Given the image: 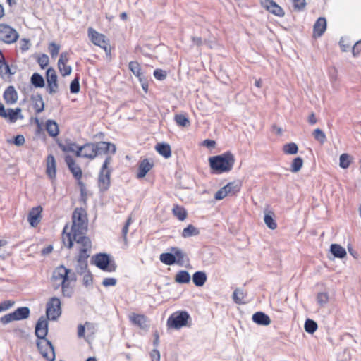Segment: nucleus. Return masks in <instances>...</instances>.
<instances>
[{
    "label": "nucleus",
    "mask_w": 361,
    "mask_h": 361,
    "mask_svg": "<svg viewBox=\"0 0 361 361\" xmlns=\"http://www.w3.org/2000/svg\"><path fill=\"white\" fill-rule=\"evenodd\" d=\"M82 210L76 208L72 215L71 233H66L68 225H66L62 234V240L65 246L71 249L73 246V241L78 244L89 245L90 239L85 235L87 225L86 219L82 216Z\"/></svg>",
    "instance_id": "nucleus-1"
},
{
    "label": "nucleus",
    "mask_w": 361,
    "mask_h": 361,
    "mask_svg": "<svg viewBox=\"0 0 361 361\" xmlns=\"http://www.w3.org/2000/svg\"><path fill=\"white\" fill-rule=\"evenodd\" d=\"M115 145L107 142H87L80 147L77 151V157L90 159H94L100 154L116 152Z\"/></svg>",
    "instance_id": "nucleus-2"
},
{
    "label": "nucleus",
    "mask_w": 361,
    "mask_h": 361,
    "mask_svg": "<svg viewBox=\"0 0 361 361\" xmlns=\"http://www.w3.org/2000/svg\"><path fill=\"white\" fill-rule=\"evenodd\" d=\"M235 157L231 152H226L220 155L209 158L211 169L214 173H223L232 170L235 164Z\"/></svg>",
    "instance_id": "nucleus-3"
},
{
    "label": "nucleus",
    "mask_w": 361,
    "mask_h": 361,
    "mask_svg": "<svg viewBox=\"0 0 361 361\" xmlns=\"http://www.w3.org/2000/svg\"><path fill=\"white\" fill-rule=\"evenodd\" d=\"M82 247L79 250V253L76 258V265L75 267V269L76 273L82 275L87 271H90L88 269V263L87 259L90 257V252L92 247L91 242L89 243V245L86 246V244H80Z\"/></svg>",
    "instance_id": "nucleus-4"
},
{
    "label": "nucleus",
    "mask_w": 361,
    "mask_h": 361,
    "mask_svg": "<svg viewBox=\"0 0 361 361\" xmlns=\"http://www.w3.org/2000/svg\"><path fill=\"white\" fill-rule=\"evenodd\" d=\"M111 161V157L107 156L102 166L98 179V185L101 191H106L109 188L111 170L109 169V166Z\"/></svg>",
    "instance_id": "nucleus-5"
},
{
    "label": "nucleus",
    "mask_w": 361,
    "mask_h": 361,
    "mask_svg": "<svg viewBox=\"0 0 361 361\" xmlns=\"http://www.w3.org/2000/svg\"><path fill=\"white\" fill-rule=\"evenodd\" d=\"M190 319L189 314L185 311H178L173 313L167 320L169 328L178 329L187 326L188 319Z\"/></svg>",
    "instance_id": "nucleus-6"
},
{
    "label": "nucleus",
    "mask_w": 361,
    "mask_h": 361,
    "mask_svg": "<svg viewBox=\"0 0 361 361\" xmlns=\"http://www.w3.org/2000/svg\"><path fill=\"white\" fill-rule=\"evenodd\" d=\"M61 302L56 297L51 298L46 305V316L49 320L55 321L61 314Z\"/></svg>",
    "instance_id": "nucleus-7"
},
{
    "label": "nucleus",
    "mask_w": 361,
    "mask_h": 361,
    "mask_svg": "<svg viewBox=\"0 0 361 361\" xmlns=\"http://www.w3.org/2000/svg\"><path fill=\"white\" fill-rule=\"evenodd\" d=\"M92 259H94L95 265L103 271L112 272L116 269V265L115 263L110 262L109 257L106 254H97L92 257Z\"/></svg>",
    "instance_id": "nucleus-8"
},
{
    "label": "nucleus",
    "mask_w": 361,
    "mask_h": 361,
    "mask_svg": "<svg viewBox=\"0 0 361 361\" xmlns=\"http://www.w3.org/2000/svg\"><path fill=\"white\" fill-rule=\"evenodd\" d=\"M37 347L42 355L48 361H54L55 352L51 342L47 339L37 341Z\"/></svg>",
    "instance_id": "nucleus-9"
},
{
    "label": "nucleus",
    "mask_w": 361,
    "mask_h": 361,
    "mask_svg": "<svg viewBox=\"0 0 361 361\" xmlns=\"http://www.w3.org/2000/svg\"><path fill=\"white\" fill-rule=\"evenodd\" d=\"M17 31L6 24H0V40L6 44H12L18 39Z\"/></svg>",
    "instance_id": "nucleus-10"
},
{
    "label": "nucleus",
    "mask_w": 361,
    "mask_h": 361,
    "mask_svg": "<svg viewBox=\"0 0 361 361\" xmlns=\"http://www.w3.org/2000/svg\"><path fill=\"white\" fill-rule=\"evenodd\" d=\"M57 75L55 70L50 67L47 70L46 79H47V91L50 94H54L58 92L59 84L57 80Z\"/></svg>",
    "instance_id": "nucleus-11"
},
{
    "label": "nucleus",
    "mask_w": 361,
    "mask_h": 361,
    "mask_svg": "<svg viewBox=\"0 0 361 361\" xmlns=\"http://www.w3.org/2000/svg\"><path fill=\"white\" fill-rule=\"evenodd\" d=\"M88 37L94 44L100 47L106 51H107L108 43L106 41L105 35L97 32L92 27H89Z\"/></svg>",
    "instance_id": "nucleus-12"
},
{
    "label": "nucleus",
    "mask_w": 361,
    "mask_h": 361,
    "mask_svg": "<svg viewBox=\"0 0 361 361\" xmlns=\"http://www.w3.org/2000/svg\"><path fill=\"white\" fill-rule=\"evenodd\" d=\"M48 333V319L42 316L39 318L36 326L35 334L38 341L46 339Z\"/></svg>",
    "instance_id": "nucleus-13"
},
{
    "label": "nucleus",
    "mask_w": 361,
    "mask_h": 361,
    "mask_svg": "<svg viewBox=\"0 0 361 361\" xmlns=\"http://www.w3.org/2000/svg\"><path fill=\"white\" fill-rule=\"evenodd\" d=\"M65 161L73 176L76 180H80L82 178V172L80 167L76 164L73 158L69 155L66 156Z\"/></svg>",
    "instance_id": "nucleus-14"
},
{
    "label": "nucleus",
    "mask_w": 361,
    "mask_h": 361,
    "mask_svg": "<svg viewBox=\"0 0 361 361\" xmlns=\"http://www.w3.org/2000/svg\"><path fill=\"white\" fill-rule=\"evenodd\" d=\"M129 319L132 324L142 329H147L149 328L147 318L144 314L133 313L129 316Z\"/></svg>",
    "instance_id": "nucleus-15"
},
{
    "label": "nucleus",
    "mask_w": 361,
    "mask_h": 361,
    "mask_svg": "<svg viewBox=\"0 0 361 361\" xmlns=\"http://www.w3.org/2000/svg\"><path fill=\"white\" fill-rule=\"evenodd\" d=\"M42 207L37 206L33 207L28 214L27 220L32 227L37 226L40 222Z\"/></svg>",
    "instance_id": "nucleus-16"
},
{
    "label": "nucleus",
    "mask_w": 361,
    "mask_h": 361,
    "mask_svg": "<svg viewBox=\"0 0 361 361\" xmlns=\"http://www.w3.org/2000/svg\"><path fill=\"white\" fill-rule=\"evenodd\" d=\"M326 29V20L325 18L320 17L315 22L313 26V37H320Z\"/></svg>",
    "instance_id": "nucleus-17"
},
{
    "label": "nucleus",
    "mask_w": 361,
    "mask_h": 361,
    "mask_svg": "<svg viewBox=\"0 0 361 361\" xmlns=\"http://www.w3.org/2000/svg\"><path fill=\"white\" fill-rule=\"evenodd\" d=\"M264 6L273 14L282 17L285 13L281 7L277 5L273 0H264L262 2Z\"/></svg>",
    "instance_id": "nucleus-18"
},
{
    "label": "nucleus",
    "mask_w": 361,
    "mask_h": 361,
    "mask_svg": "<svg viewBox=\"0 0 361 361\" xmlns=\"http://www.w3.org/2000/svg\"><path fill=\"white\" fill-rule=\"evenodd\" d=\"M4 99L6 104H13L18 100V93L13 86L8 87L4 93Z\"/></svg>",
    "instance_id": "nucleus-19"
},
{
    "label": "nucleus",
    "mask_w": 361,
    "mask_h": 361,
    "mask_svg": "<svg viewBox=\"0 0 361 361\" xmlns=\"http://www.w3.org/2000/svg\"><path fill=\"white\" fill-rule=\"evenodd\" d=\"M153 164L149 162L147 159H145L140 161L138 166V173L137 177L138 178H144L146 174L152 169Z\"/></svg>",
    "instance_id": "nucleus-20"
},
{
    "label": "nucleus",
    "mask_w": 361,
    "mask_h": 361,
    "mask_svg": "<svg viewBox=\"0 0 361 361\" xmlns=\"http://www.w3.org/2000/svg\"><path fill=\"white\" fill-rule=\"evenodd\" d=\"M56 160L52 154L48 155L47 158V169L46 172L50 178H54L56 176Z\"/></svg>",
    "instance_id": "nucleus-21"
},
{
    "label": "nucleus",
    "mask_w": 361,
    "mask_h": 361,
    "mask_svg": "<svg viewBox=\"0 0 361 361\" xmlns=\"http://www.w3.org/2000/svg\"><path fill=\"white\" fill-rule=\"evenodd\" d=\"M252 320L259 325L267 326L271 323L269 317L262 312H257L252 315Z\"/></svg>",
    "instance_id": "nucleus-22"
},
{
    "label": "nucleus",
    "mask_w": 361,
    "mask_h": 361,
    "mask_svg": "<svg viewBox=\"0 0 361 361\" xmlns=\"http://www.w3.org/2000/svg\"><path fill=\"white\" fill-rule=\"evenodd\" d=\"M13 313L15 321L25 319L30 316V309L27 307H21L17 308Z\"/></svg>",
    "instance_id": "nucleus-23"
},
{
    "label": "nucleus",
    "mask_w": 361,
    "mask_h": 361,
    "mask_svg": "<svg viewBox=\"0 0 361 361\" xmlns=\"http://www.w3.org/2000/svg\"><path fill=\"white\" fill-rule=\"evenodd\" d=\"M155 149L159 154L166 159L171 157V149L167 143H158L155 146Z\"/></svg>",
    "instance_id": "nucleus-24"
},
{
    "label": "nucleus",
    "mask_w": 361,
    "mask_h": 361,
    "mask_svg": "<svg viewBox=\"0 0 361 361\" xmlns=\"http://www.w3.org/2000/svg\"><path fill=\"white\" fill-rule=\"evenodd\" d=\"M46 130L51 137H56L59 135V126L54 120H47L46 123Z\"/></svg>",
    "instance_id": "nucleus-25"
},
{
    "label": "nucleus",
    "mask_w": 361,
    "mask_h": 361,
    "mask_svg": "<svg viewBox=\"0 0 361 361\" xmlns=\"http://www.w3.org/2000/svg\"><path fill=\"white\" fill-rule=\"evenodd\" d=\"M330 251L335 257L341 259L344 258L347 254L345 248L338 244H332Z\"/></svg>",
    "instance_id": "nucleus-26"
},
{
    "label": "nucleus",
    "mask_w": 361,
    "mask_h": 361,
    "mask_svg": "<svg viewBox=\"0 0 361 361\" xmlns=\"http://www.w3.org/2000/svg\"><path fill=\"white\" fill-rule=\"evenodd\" d=\"M32 100L34 102V109L37 114H39L44 111V102L43 101L42 97L41 94H37L32 97Z\"/></svg>",
    "instance_id": "nucleus-27"
},
{
    "label": "nucleus",
    "mask_w": 361,
    "mask_h": 361,
    "mask_svg": "<svg viewBox=\"0 0 361 361\" xmlns=\"http://www.w3.org/2000/svg\"><path fill=\"white\" fill-rule=\"evenodd\" d=\"M192 281L195 286H202L207 281V275L204 271H196L192 276Z\"/></svg>",
    "instance_id": "nucleus-28"
},
{
    "label": "nucleus",
    "mask_w": 361,
    "mask_h": 361,
    "mask_svg": "<svg viewBox=\"0 0 361 361\" xmlns=\"http://www.w3.org/2000/svg\"><path fill=\"white\" fill-rule=\"evenodd\" d=\"M128 68L134 75L139 78L140 81L142 82L143 77L140 63L137 61H130L128 64Z\"/></svg>",
    "instance_id": "nucleus-29"
},
{
    "label": "nucleus",
    "mask_w": 361,
    "mask_h": 361,
    "mask_svg": "<svg viewBox=\"0 0 361 361\" xmlns=\"http://www.w3.org/2000/svg\"><path fill=\"white\" fill-rule=\"evenodd\" d=\"M160 261L166 265H172L176 263L175 255L172 252H166L160 255Z\"/></svg>",
    "instance_id": "nucleus-30"
},
{
    "label": "nucleus",
    "mask_w": 361,
    "mask_h": 361,
    "mask_svg": "<svg viewBox=\"0 0 361 361\" xmlns=\"http://www.w3.org/2000/svg\"><path fill=\"white\" fill-rule=\"evenodd\" d=\"M59 147L62 151L65 152H74L77 157V151L80 149V146L78 145L75 142H66L64 145L60 144Z\"/></svg>",
    "instance_id": "nucleus-31"
},
{
    "label": "nucleus",
    "mask_w": 361,
    "mask_h": 361,
    "mask_svg": "<svg viewBox=\"0 0 361 361\" xmlns=\"http://www.w3.org/2000/svg\"><path fill=\"white\" fill-rule=\"evenodd\" d=\"M274 213L272 212L269 211L268 212L265 213L264 217L265 224L271 230H274L277 227V224L274 219Z\"/></svg>",
    "instance_id": "nucleus-32"
},
{
    "label": "nucleus",
    "mask_w": 361,
    "mask_h": 361,
    "mask_svg": "<svg viewBox=\"0 0 361 361\" xmlns=\"http://www.w3.org/2000/svg\"><path fill=\"white\" fill-rule=\"evenodd\" d=\"M200 234V231L197 228L192 224H189L186 228L183 230L182 237L186 238L191 236H195Z\"/></svg>",
    "instance_id": "nucleus-33"
},
{
    "label": "nucleus",
    "mask_w": 361,
    "mask_h": 361,
    "mask_svg": "<svg viewBox=\"0 0 361 361\" xmlns=\"http://www.w3.org/2000/svg\"><path fill=\"white\" fill-rule=\"evenodd\" d=\"M190 281V276L187 271H178L175 276V281L178 283H188Z\"/></svg>",
    "instance_id": "nucleus-34"
},
{
    "label": "nucleus",
    "mask_w": 361,
    "mask_h": 361,
    "mask_svg": "<svg viewBox=\"0 0 361 361\" xmlns=\"http://www.w3.org/2000/svg\"><path fill=\"white\" fill-rule=\"evenodd\" d=\"M21 109L16 108V109H8L6 111V118H9L11 122H15L18 118H23L20 115Z\"/></svg>",
    "instance_id": "nucleus-35"
},
{
    "label": "nucleus",
    "mask_w": 361,
    "mask_h": 361,
    "mask_svg": "<svg viewBox=\"0 0 361 361\" xmlns=\"http://www.w3.org/2000/svg\"><path fill=\"white\" fill-rule=\"evenodd\" d=\"M241 184L239 182L233 181L230 182L224 188L226 190L228 195H235L240 189Z\"/></svg>",
    "instance_id": "nucleus-36"
},
{
    "label": "nucleus",
    "mask_w": 361,
    "mask_h": 361,
    "mask_svg": "<svg viewBox=\"0 0 361 361\" xmlns=\"http://www.w3.org/2000/svg\"><path fill=\"white\" fill-rule=\"evenodd\" d=\"M30 82L35 87H43L45 85L44 78L37 73L32 74L30 78Z\"/></svg>",
    "instance_id": "nucleus-37"
},
{
    "label": "nucleus",
    "mask_w": 361,
    "mask_h": 361,
    "mask_svg": "<svg viewBox=\"0 0 361 361\" xmlns=\"http://www.w3.org/2000/svg\"><path fill=\"white\" fill-rule=\"evenodd\" d=\"M353 161V157L347 154L343 153L340 156L339 158V166L342 169H348Z\"/></svg>",
    "instance_id": "nucleus-38"
},
{
    "label": "nucleus",
    "mask_w": 361,
    "mask_h": 361,
    "mask_svg": "<svg viewBox=\"0 0 361 361\" xmlns=\"http://www.w3.org/2000/svg\"><path fill=\"white\" fill-rule=\"evenodd\" d=\"M173 214L175 216H176L180 221H184L187 217V212L186 210L178 205L174 206L173 208Z\"/></svg>",
    "instance_id": "nucleus-39"
},
{
    "label": "nucleus",
    "mask_w": 361,
    "mask_h": 361,
    "mask_svg": "<svg viewBox=\"0 0 361 361\" xmlns=\"http://www.w3.org/2000/svg\"><path fill=\"white\" fill-rule=\"evenodd\" d=\"M70 283L71 282H69V281H67V282L61 281V282L62 294L63 296L67 297V298H71L73 295V292H74L73 287L70 285Z\"/></svg>",
    "instance_id": "nucleus-40"
},
{
    "label": "nucleus",
    "mask_w": 361,
    "mask_h": 361,
    "mask_svg": "<svg viewBox=\"0 0 361 361\" xmlns=\"http://www.w3.org/2000/svg\"><path fill=\"white\" fill-rule=\"evenodd\" d=\"M303 166V159L300 157H295L293 159L290 165V171L293 173L298 172Z\"/></svg>",
    "instance_id": "nucleus-41"
},
{
    "label": "nucleus",
    "mask_w": 361,
    "mask_h": 361,
    "mask_svg": "<svg viewBox=\"0 0 361 361\" xmlns=\"http://www.w3.org/2000/svg\"><path fill=\"white\" fill-rule=\"evenodd\" d=\"M174 120L179 126L186 127L190 126V121L185 114H176Z\"/></svg>",
    "instance_id": "nucleus-42"
},
{
    "label": "nucleus",
    "mask_w": 361,
    "mask_h": 361,
    "mask_svg": "<svg viewBox=\"0 0 361 361\" xmlns=\"http://www.w3.org/2000/svg\"><path fill=\"white\" fill-rule=\"evenodd\" d=\"M298 145L294 142L286 144L283 147V152L286 154H295L298 153Z\"/></svg>",
    "instance_id": "nucleus-43"
},
{
    "label": "nucleus",
    "mask_w": 361,
    "mask_h": 361,
    "mask_svg": "<svg viewBox=\"0 0 361 361\" xmlns=\"http://www.w3.org/2000/svg\"><path fill=\"white\" fill-rule=\"evenodd\" d=\"M305 330L309 334L314 333L317 329V324L315 321L307 319L305 322Z\"/></svg>",
    "instance_id": "nucleus-44"
},
{
    "label": "nucleus",
    "mask_w": 361,
    "mask_h": 361,
    "mask_svg": "<svg viewBox=\"0 0 361 361\" xmlns=\"http://www.w3.org/2000/svg\"><path fill=\"white\" fill-rule=\"evenodd\" d=\"M245 298V293L243 290L240 288H236L233 293V299L234 302L237 304H243L245 302L243 301Z\"/></svg>",
    "instance_id": "nucleus-45"
},
{
    "label": "nucleus",
    "mask_w": 361,
    "mask_h": 361,
    "mask_svg": "<svg viewBox=\"0 0 361 361\" xmlns=\"http://www.w3.org/2000/svg\"><path fill=\"white\" fill-rule=\"evenodd\" d=\"M171 250L176 257V263L182 264L183 262V258L185 257V255L180 249L178 247H171Z\"/></svg>",
    "instance_id": "nucleus-46"
},
{
    "label": "nucleus",
    "mask_w": 361,
    "mask_h": 361,
    "mask_svg": "<svg viewBox=\"0 0 361 361\" xmlns=\"http://www.w3.org/2000/svg\"><path fill=\"white\" fill-rule=\"evenodd\" d=\"M314 139L319 142L321 144H324L326 140L324 133L319 128H317L312 133Z\"/></svg>",
    "instance_id": "nucleus-47"
},
{
    "label": "nucleus",
    "mask_w": 361,
    "mask_h": 361,
    "mask_svg": "<svg viewBox=\"0 0 361 361\" xmlns=\"http://www.w3.org/2000/svg\"><path fill=\"white\" fill-rule=\"evenodd\" d=\"M317 300L318 304L323 307L328 302L329 295L326 293H319L317 295Z\"/></svg>",
    "instance_id": "nucleus-48"
},
{
    "label": "nucleus",
    "mask_w": 361,
    "mask_h": 361,
    "mask_svg": "<svg viewBox=\"0 0 361 361\" xmlns=\"http://www.w3.org/2000/svg\"><path fill=\"white\" fill-rule=\"evenodd\" d=\"M59 72L63 76L69 75L71 73L72 68L70 66H67L66 63L58 65Z\"/></svg>",
    "instance_id": "nucleus-49"
},
{
    "label": "nucleus",
    "mask_w": 361,
    "mask_h": 361,
    "mask_svg": "<svg viewBox=\"0 0 361 361\" xmlns=\"http://www.w3.org/2000/svg\"><path fill=\"white\" fill-rule=\"evenodd\" d=\"M48 49L51 57L55 58L59 54L60 46L54 42H51Z\"/></svg>",
    "instance_id": "nucleus-50"
},
{
    "label": "nucleus",
    "mask_w": 361,
    "mask_h": 361,
    "mask_svg": "<svg viewBox=\"0 0 361 361\" xmlns=\"http://www.w3.org/2000/svg\"><path fill=\"white\" fill-rule=\"evenodd\" d=\"M132 221H133L132 217L129 216L127 219V220H126V221L125 223V225L123 227V229H122V236H123V240L125 241V243L127 242V234H128V227L131 224Z\"/></svg>",
    "instance_id": "nucleus-51"
},
{
    "label": "nucleus",
    "mask_w": 361,
    "mask_h": 361,
    "mask_svg": "<svg viewBox=\"0 0 361 361\" xmlns=\"http://www.w3.org/2000/svg\"><path fill=\"white\" fill-rule=\"evenodd\" d=\"M83 274H84V276L82 279L83 285L86 287L91 286L93 283V278H92V275L91 272L90 271H88Z\"/></svg>",
    "instance_id": "nucleus-52"
},
{
    "label": "nucleus",
    "mask_w": 361,
    "mask_h": 361,
    "mask_svg": "<svg viewBox=\"0 0 361 361\" xmlns=\"http://www.w3.org/2000/svg\"><path fill=\"white\" fill-rule=\"evenodd\" d=\"M305 0H293V7L295 10L298 11H301L305 9Z\"/></svg>",
    "instance_id": "nucleus-53"
},
{
    "label": "nucleus",
    "mask_w": 361,
    "mask_h": 361,
    "mask_svg": "<svg viewBox=\"0 0 361 361\" xmlns=\"http://www.w3.org/2000/svg\"><path fill=\"white\" fill-rule=\"evenodd\" d=\"M49 57L47 54H43L39 56L37 62L42 68H44L49 64Z\"/></svg>",
    "instance_id": "nucleus-54"
},
{
    "label": "nucleus",
    "mask_w": 361,
    "mask_h": 361,
    "mask_svg": "<svg viewBox=\"0 0 361 361\" xmlns=\"http://www.w3.org/2000/svg\"><path fill=\"white\" fill-rule=\"evenodd\" d=\"M70 91L71 93H78L80 91V83L78 78H75L70 85Z\"/></svg>",
    "instance_id": "nucleus-55"
},
{
    "label": "nucleus",
    "mask_w": 361,
    "mask_h": 361,
    "mask_svg": "<svg viewBox=\"0 0 361 361\" xmlns=\"http://www.w3.org/2000/svg\"><path fill=\"white\" fill-rule=\"evenodd\" d=\"M166 72L162 69H156L154 71V76L159 80H164L166 78Z\"/></svg>",
    "instance_id": "nucleus-56"
},
{
    "label": "nucleus",
    "mask_w": 361,
    "mask_h": 361,
    "mask_svg": "<svg viewBox=\"0 0 361 361\" xmlns=\"http://www.w3.org/2000/svg\"><path fill=\"white\" fill-rule=\"evenodd\" d=\"M15 304L13 300H5L0 303V312L6 311L13 307Z\"/></svg>",
    "instance_id": "nucleus-57"
},
{
    "label": "nucleus",
    "mask_w": 361,
    "mask_h": 361,
    "mask_svg": "<svg viewBox=\"0 0 361 361\" xmlns=\"http://www.w3.org/2000/svg\"><path fill=\"white\" fill-rule=\"evenodd\" d=\"M0 321L3 324H7L12 321H15L13 316V313L11 312L6 315H4L0 318Z\"/></svg>",
    "instance_id": "nucleus-58"
},
{
    "label": "nucleus",
    "mask_w": 361,
    "mask_h": 361,
    "mask_svg": "<svg viewBox=\"0 0 361 361\" xmlns=\"http://www.w3.org/2000/svg\"><path fill=\"white\" fill-rule=\"evenodd\" d=\"M226 195H228L226 190H224V188H221L220 190H219L214 195V198L216 200H222L224 199Z\"/></svg>",
    "instance_id": "nucleus-59"
},
{
    "label": "nucleus",
    "mask_w": 361,
    "mask_h": 361,
    "mask_svg": "<svg viewBox=\"0 0 361 361\" xmlns=\"http://www.w3.org/2000/svg\"><path fill=\"white\" fill-rule=\"evenodd\" d=\"M117 280L115 278H105L102 281L104 286H114L116 284Z\"/></svg>",
    "instance_id": "nucleus-60"
},
{
    "label": "nucleus",
    "mask_w": 361,
    "mask_h": 361,
    "mask_svg": "<svg viewBox=\"0 0 361 361\" xmlns=\"http://www.w3.org/2000/svg\"><path fill=\"white\" fill-rule=\"evenodd\" d=\"M13 143L16 146H22L25 143V137L22 135H16L13 140Z\"/></svg>",
    "instance_id": "nucleus-61"
},
{
    "label": "nucleus",
    "mask_w": 361,
    "mask_h": 361,
    "mask_svg": "<svg viewBox=\"0 0 361 361\" xmlns=\"http://www.w3.org/2000/svg\"><path fill=\"white\" fill-rule=\"evenodd\" d=\"M59 270L63 272V276L61 279V281L67 282L68 281V274H69V269H66L64 266L61 265L59 266Z\"/></svg>",
    "instance_id": "nucleus-62"
},
{
    "label": "nucleus",
    "mask_w": 361,
    "mask_h": 361,
    "mask_svg": "<svg viewBox=\"0 0 361 361\" xmlns=\"http://www.w3.org/2000/svg\"><path fill=\"white\" fill-rule=\"evenodd\" d=\"M90 325V323L87 322H85V325L80 324L78 327V337L81 338L83 337L85 335V326L88 327Z\"/></svg>",
    "instance_id": "nucleus-63"
},
{
    "label": "nucleus",
    "mask_w": 361,
    "mask_h": 361,
    "mask_svg": "<svg viewBox=\"0 0 361 361\" xmlns=\"http://www.w3.org/2000/svg\"><path fill=\"white\" fill-rule=\"evenodd\" d=\"M68 61V53L66 51L62 52L61 54L60 58L58 61V65H60V64L63 65V63H67Z\"/></svg>",
    "instance_id": "nucleus-64"
}]
</instances>
